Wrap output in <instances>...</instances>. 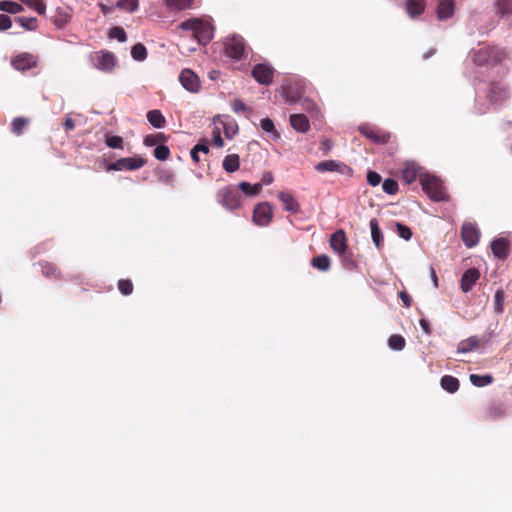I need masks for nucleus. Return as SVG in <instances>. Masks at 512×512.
Segmentation results:
<instances>
[{"mask_svg":"<svg viewBox=\"0 0 512 512\" xmlns=\"http://www.w3.org/2000/svg\"><path fill=\"white\" fill-rule=\"evenodd\" d=\"M420 168L414 164H408L402 170V178L407 184L413 183L418 177L421 178Z\"/></svg>","mask_w":512,"mask_h":512,"instance_id":"nucleus-24","label":"nucleus"},{"mask_svg":"<svg viewBox=\"0 0 512 512\" xmlns=\"http://www.w3.org/2000/svg\"><path fill=\"white\" fill-rule=\"evenodd\" d=\"M491 249H492L493 254L497 258L504 260L508 257L509 242H508V240H506L504 238L495 239L491 243Z\"/></svg>","mask_w":512,"mask_h":512,"instance_id":"nucleus-21","label":"nucleus"},{"mask_svg":"<svg viewBox=\"0 0 512 512\" xmlns=\"http://www.w3.org/2000/svg\"><path fill=\"white\" fill-rule=\"evenodd\" d=\"M237 189H240L246 196H256L260 194L262 184L251 185L248 182H240Z\"/></svg>","mask_w":512,"mask_h":512,"instance_id":"nucleus-32","label":"nucleus"},{"mask_svg":"<svg viewBox=\"0 0 512 512\" xmlns=\"http://www.w3.org/2000/svg\"><path fill=\"white\" fill-rule=\"evenodd\" d=\"M273 218V209L268 202H262L254 207L252 221L257 226H267Z\"/></svg>","mask_w":512,"mask_h":512,"instance_id":"nucleus-10","label":"nucleus"},{"mask_svg":"<svg viewBox=\"0 0 512 512\" xmlns=\"http://www.w3.org/2000/svg\"><path fill=\"white\" fill-rule=\"evenodd\" d=\"M398 183L396 180H394L393 178H387L384 180L383 184H382V188L384 190L385 193L389 194V195H394L397 193L398 191Z\"/></svg>","mask_w":512,"mask_h":512,"instance_id":"nucleus-40","label":"nucleus"},{"mask_svg":"<svg viewBox=\"0 0 512 512\" xmlns=\"http://www.w3.org/2000/svg\"><path fill=\"white\" fill-rule=\"evenodd\" d=\"M133 59L143 61L147 58V49L142 43L135 44L131 49Z\"/></svg>","mask_w":512,"mask_h":512,"instance_id":"nucleus-37","label":"nucleus"},{"mask_svg":"<svg viewBox=\"0 0 512 512\" xmlns=\"http://www.w3.org/2000/svg\"><path fill=\"white\" fill-rule=\"evenodd\" d=\"M154 156L156 159L160 160V161H165L169 158L170 156V150L167 146L165 145H158L155 149H154Z\"/></svg>","mask_w":512,"mask_h":512,"instance_id":"nucleus-43","label":"nucleus"},{"mask_svg":"<svg viewBox=\"0 0 512 512\" xmlns=\"http://www.w3.org/2000/svg\"><path fill=\"white\" fill-rule=\"evenodd\" d=\"M420 182L423 191L431 200L435 202L448 200V194L446 193L443 183L439 178L425 174L424 176H421Z\"/></svg>","mask_w":512,"mask_h":512,"instance_id":"nucleus-2","label":"nucleus"},{"mask_svg":"<svg viewBox=\"0 0 512 512\" xmlns=\"http://www.w3.org/2000/svg\"><path fill=\"white\" fill-rule=\"evenodd\" d=\"M253 78L261 85H270L273 82L275 69L266 63L256 64L252 68Z\"/></svg>","mask_w":512,"mask_h":512,"instance_id":"nucleus-12","label":"nucleus"},{"mask_svg":"<svg viewBox=\"0 0 512 512\" xmlns=\"http://www.w3.org/2000/svg\"><path fill=\"white\" fill-rule=\"evenodd\" d=\"M304 86L301 82H290L282 86V95L287 104H296L303 98Z\"/></svg>","mask_w":512,"mask_h":512,"instance_id":"nucleus-11","label":"nucleus"},{"mask_svg":"<svg viewBox=\"0 0 512 512\" xmlns=\"http://www.w3.org/2000/svg\"><path fill=\"white\" fill-rule=\"evenodd\" d=\"M388 345L391 349L401 351L406 345L404 337L400 334H393L388 339Z\"/></svg>","mask_w":512,"mask_h":512,"instance_id":"nucleus-34","label":"nucleus"},{"mask_svg":"<svg viewBox=\"0 0 512 512\" xmlns=\"http://www.w3.org/2000/svg\"><path fill=\"white\" fill-rule=\"evenodd\" d=\"M497 7L501 15H509L512 13V0H498Z\"/></svg>","mask_w":512,"mask_h":512,"instance_id":"nucleus-49","label":"nucleus"},{"mask_svg":"<svg viewBox=\"0 0 512 512\" xmlns=\"http://www.w3.org/2000/svg\"><path fill=\"white\" fill-rule=\"evenodd\" d=\"M330 246L332 250L339 255H342L346 252L347 243L344 230L339 229L331 235Z\"/></svg>","mask_w":512,"mask_h":512,"instance_id":"nucleus-16","label":"nucleus"},{"mask_svg":"<svg viewBox=\"0 0 512 512\" xmlns=\"http://www.w3.org/2000/svg\"><path fill=\"white\" fill-rule=\"evenodd\" d=\"M478 346V340L476 337H470L464 341H461L458 347V351L461 353H467L472 351Z\"/></svg>","mask_w":512,"mask_h":512,"instance_id":"nucleus-38","label":"nucleus"},{"mask_svg":"<svg viewBox=\"0 0 512 512\" xmlns=\"http://www.w3.org/2000/svg\"><path fill=\"white\" fill-rule=\"evenodd\" d=\"M461 237L464 244L468 248H471L478 243L480 233L475 225L471 223H465L461 229Z\"/></svg>","mask_w":512,"mask_h":512,"instance_id":"nucleus-15","label":"nucleus"},{"mask_svg":"<svg viewBox=\"0 0 512 512\" xmlns=\"http://www.w3.org/2000/svg\"><path fill=\"white\" fill-rule=\"evenodd\" d=\"M11 65L14 69L24 72L36 67L37 59L33 54L24 52L12 58Z\"/></svg>","mask_w":512,"mask_h":512,"instance_id":"nucleus-13","label":"nucleus"},{"mask_svg":"<svg viewBox=\"0 0 512 512\" xmlns=\"http://www.w3.org/2000/svg\"><path fill=\"white\" fill-rule=\"evenodd\" d=\"M165 137L162 133H157V134H150V135H147L145 138H144V144L148 147H152V146H155L157 145L158 143L164 141Z\"/></svg>","mask_w":512,"mask_h":512,"instance_id":"nucleus-45","label":"nucleus"},{"mask_svg":"<svg viewBox=\"0 0 512 512\" xmlns=\"http://www.w3.org/2000/svg\"><path fill=\"white\" fill-rule=\"evenodd\" d=\"M290 125L294 130L300 133H306L310 129V123L308 118L301 113L291 114L290 118Z\"/></svg>","mask_w":512,"mask_h":512,"instance_id":"nucleus-18","label":"nucleus"},{"mask_svg":"<svg viewBox=\"0 0 512 512\" xmlns=\"http://www.w3.org/2000/svg\"><path fill=\"white\" fill-rule=\"evenodd\" d=\"M369 224L371 229L372 241L377 247V249L380 250L382 248L383 235L379 228L378 220L376 218H373L370 220Z\"/></svg>","mask_w":512,"mask_h":512,"instance_id":"nucleus-25","label":"nucleus"},{"mask_svg":"<svg viewBox=\"0 0 512 512\" xmlns=\"http://www.w3.org/2000/svg\"><path fill=\"white\" fill-rule=\"evenodd\" d=\"M344 167H345V165L341 162H337L335 160H326V161L319 162L315 166V169L321 173L335 172V171L342 172V168H344Z\"/></svg>","mask_w":512,"mask_h":512,"instance_id":"nucleus-23","label":"nucleus"},{"mask_svg":"<svg viewBox=\"0 0 512 512\" xmlns=\"http://www.w3.org/2000/svg\"><path fill=\"white\" fill-rule=\"evenodd\" d=\"M241 199L242 195L237 187L233 185H227L219 189L216 193L217 202L229 211L239 209L241 207Z\"/></svg>","mask_w":512,"mask_h":512,"instance_id":"nucleus-6","label":"nucleus"},{"mask_svg":"<svg viewBox=\"0 0 512 512\" xmlns=\"http://www.w3.org/2000/svg\"><path fill=\"white\" fill-rule=\"evenodd\" d=\"M240 167V159L237 154H229L223 160V168L228 173L237 171Z\"/></svg>","mask_w":512,"mask_h":512,"instance_id":"nucleus-27","label":"nucleus"},{"mask_svg":"<svg viewBox=\"0 0 512 512\" xmlns=\"http://www.w3.org/2000/svg\"><path fill=\"white\" fill-rule=\"evenodd\" d=\"M261 128L267 132L273 134L276 138L279 137V134L276 131L275 125L270 118H264L260 122Z\"/></svg>","mask_w":512,"mask_h":512,"instance_id":"nucleus-47","label":"nucleus"},{"mask_svg":"<svg viewBox=\"0 0 512 512\" xmlns=\"http://www.w3.org/2000/svg\"><path fill=\"white\" fill-rule=\"evenodd\" d=\"M147 120L155 128H162L165 126L166 120L160 110L154 109L147 113Z\"/></svg>","mask_w":512,"mask_h":512,"instance_id":"nucleus-26","label":"nucleus"},{"mask_svg":"<svg viewBox=\"0 0 512 512\" xmlns=\"http://www.w3.org/2000/svg\"><path fill=\"white\" fill-rule=\"evenodd\" d=\"M425 0H406L405 9L411 18L421 15L425 11Z\"/></svg>","mask_w":512,"mask_h":512,"instance_id":"nucleus-22","label":"nucleus"},{"mask_svg":"<svg viewBox=\"0 0 512 512\" xmlns=\"http://www.w3.org/2000/svg\"><path fill=\"white\" fill-rule=\"evenodd\" d=\"M298 103L309 113L318 112L317 104L308 98L303 97Z\"/></svg>","mask_w":512,"mask_h":512,"instance_id":"nucleus-53","label":"nucleus"},{"mask_svg":"<svg viewBox=\"0 0 512 512\" xmlns=\"http://www.w3.org/2000/svg\"><path fill=\"white\" fill-rule=\"evenodd\" d=\"M471 383L477 387H484L493 382V377L491 375H477L471 374L469 377Z\"/></svg>","mask_w":512,"mask_h":512,"instance_id":"nucleus-35","label":"nucleus"},{"mask_svg":"<svg viewBox=\"0 0 512 512\" xmlns=\"http://www.w3.org/2000/svg\"><path fill=\"white\" fill-rule=\"evenodd\" d=\"M214 144L217 147H222L224 145V141L219 133L214 137Z\"/></svg>","mask_w":512,"mask_h":512,"instance_id":"nucleus-64","label":"nucleus"},{"mask_svg":"<svg viewBox=\"0 0 512 512\" xmlns=\"http://www.w3.org/2000/svg\"><path fill=\"white\" fill-rule=\"evenodd\" d=\"M488 417L497 419L505 415V410L501 405H492L487 410Z\"/></svg>","mask_w":512,"mask_h":512,"instance_id":"nucleus-50","label":"nucleus"},{"mask_svg":"<svg viewBox=\"0 0 512 512\" xmlns=\"http://www.w3.org/2000/svg\"><path fill=\"white\" fill-rule=\"evenodd\" d=\"M16 20L21 24L22 27L28 30H34L37 27V19L35 17H18Z\"/></svg>","mask_w":512,"mask_h":512,"instance_id":"nucleus-51","label":"nucleus"},{"mask_svg":"<svg viewBox=\"0 0 512 512\" xmlns=\"http://www.w3.org/2000/svg\"><path fill=\"white\" fill-rule=\"evenodd\" d=\"M190 155H191V158L194 163H196V164L199 163V161H200L199 153L195 149H193V148L191 149Z\"/></svg>","mask_w":512,"mask_h":512,"instance_id":"nucleus-62","label":"nucleus"},{"mask_svg":"<svg viewBox=\"0 0 512 512\" xmlns=\"http://www.w3.org/2000/svg\"><path fill=\"white\" fill-rule=\"evenodd\" d=\"M116 6L128 12H134L138 9V0H118Z\"/></svg>","mask_w":512,"mask_h":512,"instance_id":"nucleus-39","label":"nucleus"},{"mask_svg":"<svg viewBox=\"0 0 512 512\" xmlns=\"http://www.w3.org/2000/svg\"><path fill=\"white\" fill-rule=\"evenodd\" d=\"M147 163V160L141 156L120 158L116 162L107 166V171H134L142 168Z\"/></svg>","mask_w":512,"mask_h":512,"instance_id":"nucleus-9","label":"nucleus"},{"mask_svg":"<svg viewBox=\"0 0 512 512\" xmlns=\"http://www.w3.org/2000/svg\"><path fill=\"white\" fill-rule=\"evenodd\" d=\"M24 10L23 6L19 3L3 0L0 1V11H4L11 14H17Z\"/></svg>","mask_w":512,"mask_h":512,"instance_id":"nucleus-33","label":"nucleus"},{"mask_svg":"<svg viewBox=\"0 0 512 512\" xmlns=\"http://www.w3.org/2000/svg\"><path fill=\"white\" fill-rule=\"evenodd\" d=\"M311 265L320 271L326 272L331 267L330 258L326 254L316 256L311 260Z\"/></svg>","mask_w":512,"mask_h":512,"instance_id":"nucleus-30","label":"nucleus"},{"mask_svg":"<svg viewBox=\"0 0 512 512\" xmlns=\"http://www.w3.org/2000/svg\"><path fill=\"white\" fill-rule=\"evenodd\" d=\"M179 81L182 86L190 92H197L200 88L198 76L190 69H183L181 71Z\"/></svg>","mask_w":512,"mask_h":512,"instance_id":"nucleus-14","label":"nucleus"},{"mask_svg":"<svg viewBox=\"0 0 512 512\" xmlns=\"http://www.w3.org/2000/svg\"><path fill=\"white\" fill-rule=\"evenodd\" d=\"M109 36L117 39L119 42H125L127 40L126 32L122 27L116 26L110 29Z\"/></svg>","mask_w":512,"mask_h":512,"instance_id":"nucleus-48","label":"nucleus"},{"mask_svg":"<svg viewBox=\"0 0 512 512\" xmlns=\"http://www.w3.org/2000/svg\"><path fill=\"white\" fill-rule=\"evenodd\" d=\"M41 265V271L42 274L47 278H54V279H60L61 273L60 270L56 267L55 264L50 262H42Z\"/></svg>","mask_w":512,"mask_h":512,"instance_id":"nucleus-29","label":"nucleus"},{"mask_svg":"<svg viewBox=\"0 0 512 512\" xmlns=\"http://www.w3.org/2000/svg\"><path fill=\"white\" fill-rule=\"evenodd\" d=\"M166 5L171 10H187L193 7L194 0H165Z\"/></svg>","mask_w":512,"mask_h":512,"instance_id":"nucleus-31","label":"nucleus"},{"mask_svg":"<svg viewBox=\"0 0 512 512\" xmlns=\"http://www.w3.org/2000/svg\"><path fill=\"white\" fill-rule=\"evenodd\" d=\"M232 109L235 113H247L250 114L252 112V108L247 106L241 99H235L232 102Z\"/></svg>","mask_w":512,"mask_h":512,"instance_id":"nucleus-44","label":"nucleus"},{"mask_svg":"<svg viewBox=\"0 0 512 512\" xmlns=\"http://www.w3.org/2000/svg\"><path fill=\"white\" fill-rule=\"evenodd\" d=\"M22 3L34 9L38 14H44L46 6L42 0H21Z\"/></svg>","mask_w":512,"mask_h":512,"instance_id":"nucleus-42","label":"nucleus"},{"mask_svg":"<svg viewBox=\"0 0 512 512\" xmlns=\"http://www.w3.org/2000/svg\"><path fill=\"white\" fill-rule=\"evenodd\" d=\"M480 277V273L476 268H470L464 272L461 277V289L464 293H467L472 289L477 280Z\"/></svg>","mask_w":512,"mask_h":512,"instance_id":"nucleus-17","label":"nucleus"},{"mask_svg":"<svg viewBox=\"0 0 512 512\" xmlns=\"http://www.w3.org/2000/svg\"><path fill=\"white\" fill-rule=\"evenodd\" d=\"M484 94L489 106L494 108L502 106L510 97L508 87L502 82H491L487 84Z\"/></svg>","mask_w":512,"mask_h":512,"instance_id":"nucleus-4","label":"nucleus"},{"mask_svg":"<svg viewBox=\"0 0 512 512\" xmlns=\"http://www.w3.org/2000/svg\"><path fill=\"white\" fill-rule=\"evenodd\" d=\"M382 181V177L379 173L375 172V171H370L368 172L367 174V182L369 183V185L375 187L377 185H379Z\"/></svg>","mask_w":512,"mask_h":512,"instance_id":"nucleus-55","label":"nucleus"},{"mask_svg":"<svg viewBox=\"0 0 512 512\" xmlns=\"http://www.w3.org/2000/svg\"><path fill=\"white\" fill-rule=\"evenodd\" d=\"M395 227H396V231H397L398 235L401 238H403L406 241L411 239L412 231H411V229L408 226H406V225H404L402 223L397 222L395 224Z\"/></svg>","mask_w":512,"mask_h":512,"instance_id":"nucleus-46","label":"nucleus"},{"mask_svg":"<svg viewBox=\"0 0 512 512\" xmlns=\"http://www.w3.org/2000/svg\"><path fill=\"white\" fill-rule=\"evenodd\" d=\"M455 0H440L437 5V17L439 20H446L453 16Z\"/></svg>","mask_w":512,"mask_h":512,"instance_id":"nucleus-20","label":"nucleus"},{"mask_svg":"<svg viewBox=\"0 0 512 512\" xmlns=\"http://www.w3.org/2000/svg\"><path fill=\"white\" fill-rule=\"evenodd\" d=\"M193 149H195L198 153L199 152H202L204 154H208L209 153V147L207 144L205 143H197Z\"/></svg>","mask_w":512,"mask_h":512,"instance_id":"nucleus-60","label":"nucleus"},{"mask_svg":"<svg viewBox=\"0 0 512 512\" xmlns=\"http://www.w3.org/2000/svg\"><path fill=\"white\" fill-rule=\"evenodd\" d=\"M399 298L402 300V302L406 308H409L411 306L412 298L406 291H400Z\"/></svg>","mask_w":512,"mask_h":512,"instance_id":"nucleus-57","label":"nucleus"},{"mask_svg":"<svg viewBox=\"0 0 512 512\" xmlns=\"http://www.w3.org/2000/svg\"><path fill=\"white\" fill-rule=\"evenodd\" d=\"M358 131L367 139H369L372 143L383 145L390 141L391 134L388 131L380 129L377 126L371 124H361L358 127Z\"/></svg>","mask_w":512,"mask_h":512,"instance_id":"nucleus-8","label":"nucleus"},{"mask_svg":"<svg viewBox=\"0 0 512 512\" xmlns=\"http://www.w3.org/2000/svg\"><path fill=\"white\" fill-rule=\"evenodd\" d=\"M99 8L104 15H108L112 11L111 7H108L103 3L99 4Z\"/></svg>","mask_w":512,"mask_h":512,"instance_id":"nucleus-63","label":"nucleus"},{"mask_svg":"<svg viewBox=\"0 0 512 512\" xmlns=\"http://www.w3.org/2000/svg\"><path fill=\"white\" fill-rule=\"evenodd\" d=\"M274 181V176L271 172H265L262 175L261 182L259 184L263 185H270Z\"/></svg>","mask_w":512,"mask_h":512,"instance_id":"nucleus-58","label":"nucleus"},{"mask_svg":"<svg viewBox=\"0 0 512 512\" xmlns=\"http://www.w3.org/2000/svg\"><path fill=\"white\" fill-rule=\"evenodd\" d=\"M89 61L93 68L104 73H112L117 66V57L108 50L94 51L89 55Z\"/></svg>","mask_w":512,"mask_h":512,"instance_id":"nucleus-5","label":"nucleus"},{"mask_svg":"<svg viewBox=\"0 0 512 512\" xmlns=\"http://www.w3.org/2000/svg\"><path fill=\"white\" fill-rule=\"evenodd\" d=\"M503 302H504V292H503V290L499 289L496 291V293L494 295V305H495V310L497 312L503 311Z\"/></svg>","mask_w":512,"mask_h":512,"instance_id":"nucleus-54","label":"nucleus"},{"mask_svg":"<svg viewBox=\"0 0 512 512\" xmlns=\"http://www.w3.org/2000/svg\"><path fill=\"white\" fill-rule=\"evenodd\" d=\"M29 119L25 117H16L12 121V132L20 136L23 133L24 128L28 125Z\"/></svg>","mask_w":512,"mask_h":512,"instance_id":"nucleus-36","label":"nucleus"},{"mask_svg":"<svg viewBox=\"0 0 512 512\" xmlns=\"http://www.w3.org/2000/svg\"><path fill=\"white\" fill-rule=\"evenodd\" d=\"M182 30H191L197 41L206 45L213 38V27L210 23L200 20L198 18L188 19L179 24Z\"/></svg>","mask_w":512,"mask_h":512,"instance_id":"nucleus-1","label":"nucleus"},{"mask_svg":"<svg viewBox=\"0 0 512 512\" xmlns=\"http://www.w3.org/2000/svg\"><path fill=\"white\" fill-rule=\"evenodd\" d=\"M224 54L225 56L237 61L246 58L247 53L245 40L239 35H233L226 38L224 41Z\"/></svg>","mask_w":512,"mask_h":512,"instance_id":"nucleus-7","label":"nucleus"},{"mask_svg":"<svg viewBox=\"0 0 512 512\" xmlns=\"http://www.w3.org/2000/svg\"><path fill=\"white\" fill-rule=\"evenodd\" d=\"M12 26V21L9 16L0 14V31H6Z\"/></svg>","mask_w":512,"mask_h":512,"instance_id":"nucleus-56","label":"nucleus"},{"mask_svg":"<svg viewBox=\"0 0 512 512\" xmlns=\"http://www.w3.org/2000/svg\"><path fill=\"white\" fill-rule=\"evenodd\" d=\"M278 198L283 203L286 211L294 214L300 212V204L292 194L281 191L278 193Z\"/></svg>","mask_w":512,"mask_h":512,"instance_id":"nucleus-19","label":"nucleus"},{"mask_svg":"<svg viewBox=\"0 0 512 512\" xmlns=\"http://www.w3.org/2000/svg\"><path fill=\"white\" fill-rule=\"evenodd\" d=\"M118 290L121 294L128 296L133 292V283L129 279H120L118 281Z\"/></svg>","mask_w":512,"mask_h":512,"instance_id":"nucleus-41","label":"nucleus"},{"mask_svg":"<svg viewBox=\"0 0 512 512\" xmlns=\"http://www.w3.org/2000/svg\"><path fill=\"white\" fill-rule=\"evenodd\" d=\"M64 129L68 132V131H71L75 128V122L73 119L71 118H66V120L64 121Z\"/></svg>","mask_w":512,"mask_h":512,"instance_id":"nucleus-61","label":"nucleus"},{"mask_svg":"<svg viewBox=\"0 0 512 512\" xmlns=\"http://www.w3.org/2000/svg\"><path fill=\"white\" fill-rule=\"evenodd\" d=\"M507 53L496 46H486L473 52V62L479 66L500 63Z\"/></svg>","mask_w":512,"mask_h":512,"instance_id":"nucleus-3","label":"nucleus"},{"mask_svg":"<svg viewBox=\"0 0 512 512\" xmlns=\"http://www.w3.org/2000/svg\"><path fill=\"white\" fill-rule=\"evenodd\" d=\"M106 144L110 148L122 149L123 148V138L120 136H107Z\"/></svg>","mask_w":512,"mask_h":512,"instance_id":"nucleus-52","label":"nucleus"},{"mask_svg":"<svg viewBox=\"0 0 512 512\" xmlns=\"http://www.w3.org/2000/svg\"><path fill=\"white\" fill-rule=\"evenodd\" d=\"M419 324L426 335H430L432 333L430 324L426 319H420Z\"/></svg>","mask_w":512,"mask_h":512,"instance_id":"nucleus-59","label":"nucleus"},{"mask_svg":"<svg viewBox=\"0 0 512 512\" xmlns=\"http://www.w3.org/2000/svg\"><path fill=\"white\" fill-rule=\"evenodd\" d=\"M459 386V380L454 376L445 375L441 378V387L449 393H455Z\"/></svg>","mask_w":512,"mask_h":512,"instance_id":"nucleus-28","label":"nucleus"}]
</instances>
